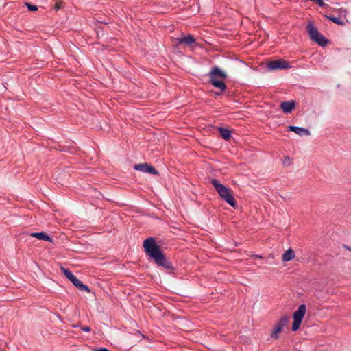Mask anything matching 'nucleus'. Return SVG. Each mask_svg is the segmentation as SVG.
Listing matches in <instances>:
<instances>
[{
	"mask_svg": "<svg viewBox=\"0 0 351 351\" xmlns=\"http://www.w3.org/2000/svg\"><path fill=\"white\" fill-rule=\"evenodd\" d=\"M32 237H35L40 240H43L49 242H52V239L45 232H33L30 234Z\"/></svg>",
	"mask_w": 351,
	"mask_h": 351,
	"instance_id": "nucleus-13",
	"label": "nucleus"
},
{
	"mask_svg": "<svg viewBox=\"0 0 351 351\" xmlns=\"http://www.w3.org/2000/svg\"><path fill=\"white\" fill-rule=\"evenodd\" d=\"M61 271L63 272L64 276L75 285L79 290L82 291L90 292V289L88 286L84 285L78 278H77L72 272L66 268L63 267H61Z\"/></svg>",
	"mask_w": 351,
	"mask_h": 351,
	"instance_id": "nucleus-7",
	"label": "nucleus"
},
{
	"mask_svg": "<svg viewBox=\"0 0 351 351\" xmlns=\"http://www.w3.org/2000/svg\"><path fill=\"white\" fill-rule=\"evenodd\" d=\"M134 169L153 175H158V171L152 165L147 163H141L134 165Z\"/></svg>",
	"mask_w": 351,
	"mask_h": 351,
	"instance_id": "nucleus-10",
	"label": "nucleus"
},
{
	"mask_svg": "<svg viewBox=\"0 0 351 351\" xmlns=\"http://www.w3.org/2000/svg\"><path fill=\"white\" fill-rule=\"evenodd\" d=\"M309 36L312 40L322 47H325L329 40L322 35L312 23H309L306 27Z\"/></svg>",
	"mask_w": 351,
	"mask_h": 351,
	"instance_id": "nucleus-4",
	"label": "nucleus"
},
{
	"mask_svg": "<svg viewBox=\"0 0 351 351\" xmlns=\"http://www.w3.org/2000/svg\"><path fill=\"white\" fill-rule=\"evenodd\" d=\"M25 5L27 7V8L29 11L34 12V11L38 10V7L35 5H32L29 3H25Z\"/></svg>",
	"mask_w": 351,
	"mask_h": 351,
	"instance_id": "nucleus-17",
	"label": "nucleus"
},
{
	"mask_svg": "<svg viewBox=\"0 0 351 351\" xmlns=\"http://www.w3.org/2000/svg\"><path fill=\"white\" fill-rule=\"evenodd\" d=\"M143 246L146 254L154 260L156 264L167 269H173L171 263L167 259L165 254L156 243L153 237H149L143 241Z\"/></svg>",
	"mask_w": 351,
	"mask_h": 351,
	"instance_id": "nucleus-1",
	"label": "nucleus"
},
{
	"mask_svg": "<svg viewBox=\"0 0 351 351\" xmlns=\"http://www.w3.org/2000/svg\"><path fill=\"white\" fill-rule=\"evenodd\" d=\"M289 317L287 315H282L274 324L270 337L271 339H278L279 334L287 326Z\"/></svg>",
	"mask_w": 351,
	"mask_h": 351,
	"instance_id": "nucleus-5",
	"label": "nucleus"
},
{
	"mask_svg": "<svg viewBox=\"0 0 351 351\" xmlns=\"http://www.w3.org/2000/svg\"><path fill=\"white\" fill-rule=\"evenodd\" d=\"M210 182L221 199L228 203L230 206L234 208L236 206V200L232 195V191L230 188L226 187L218 180L215 178H213L210 180Z\"/></svg>",
	"mask_w": 351,
	"mask_h": 351,
	"instance_id": "nucleus-2",
	"label": "nucleus"
},
{
	"mask_svg": "<svg viewBox=\"0 0 351 351\" xmlns=\"http://www.w3.org/2000/svg\"><path fill=\"white\" fill-rule=\"evenodd\" d=\"M306 307L305 304H300L298 309L293 313V322L291 329L293 331H297L301 325L302 321L305 315Z\"/></svg>",
	"mask_w": 351,
	"mask_h": 351,
	"instance_id": "nucleus-6",
	"label": "nucleus"
},
{
	"mask_svg": "<svg viewBox=\"0 0 351 351\" xmlns=\"http://www.w3.org/2000/svg\"><path fill=\"white\" fill-rule=\"evenodd\" d=\"M280 108L283 112L286 114L290 113L295 108V102L293 100L289 101H283L280 104Z\"/></svg>",
	"mask_w": 351,
	"mask_h": 351,
	"instance_id": "nucleus-11",
	"label": "nucleus"
},
{
	"mask_svg": "<svg viewBox=\"0 0 351 351\" xmlns=\"http://www.w3.org/2000/svg\"><path fill=\"white\" fill-rule=\"evenodd\" d=\"M291 66L289 64V62L283 60H276L269 62L267 64V68L269 70H276V69H285L290 68Z\"/></svg>",
	"mask_w": 351,
	"mask_h": 351,
	"instance_id": "nucleus-8",
	"label": "nucleus"
},
{
	"mask_svg": "<svg viewBox=\"0 0 351 351\" xmlns=\"http://www.w3.org/2000/svg\"><path fill=\"white\" fill-rule=\"evenodd\" d=\"M81 330L84 332H90V328L89 326H83V327H81Z\"/></svg>",
	"mask_w": 351,
	"mask_h": 351,
	"instance_id": "nucleus-19",
	"label": "nucleus"
},
{
	"mask_svg": "<svg viewBox=\"0 0 351 351\" xmlns=\"http://www.w3.org/2000/svg\"><path fill=\"white\" fill-rule=\"evenodd\" d=\"M294 258L295 252L291 248H289L287 250H286L282 254V260L283 262H287L291 260H293Z\"/></svg>",
	"mask_w": 351,
	"mask_h": 351,
	"instance_id": "nucleus-14",
	"label": "nucleus"
},
{
	"mask_svg": "<svg viewBox=\"0 0 351 351\" xmlns=\"http://www.w3.org/2000/svg\"><path fill=\"white\" fill-rule=\"evenodd\" d=\"M326 17L328 19H329L330 21H332L334 23H336V24L340 25H344L343 21H342L339 17L329 16H326Z\"/></svg>",
	"mask_w": 351,
	"mask_h": 351,
	"instance_id": "nucleus-16",
	"label": "nucleus"
},
{
	"mask_svg": "<svg viewBox=\"0 0 351 351\" xmlns=\"http://www.w3.org/2000/svg\"><path fill=\"white\" fill-rule=\"evenodd\" d=\"M350 251H351V248H350Z\"/></svg>",
	"mask_w": 351,
	"mask_h": 351,
	"instance_id": "nucleus-23",
	"label": "nucleus"
},
{
	"mask_svg": "<svg viewBox=\"0 0 351 351\" xmlns=\"http://www.w3.org/2000/svg\"><path fill=\"white\" fill-rule=\"evenodd\" d=\"M221 136L226 141H228L231 137V131L227 128L219 127L218 128Z\"/></svg>",
	"mask_w": 351,
	"mask_h": 351,
	"instance_id": "nucleus-15",
	"label": "nucleus"
},
{
	"mask_svg": "<svg viewBox=\"0 0 351 351\" xmlns=\"http://www.w3.org/2000/svg\"><path fill=\"white\" fill-rule=\"evenodd\" d=\"M283 163H284V165H290V158H289V156H287L285 157Z\"/></svg>",
	"mask_w": 351,
	"mask_h": 351,
	"instance_id": "nucleus-18",
	"label": "nucleus"
},
{
	"mask_svg": "<svg viewBox=\"0 0 351 351\" xmlns=\"http://www.w3.org/2000/svg\"><path fill=\"white\" fill-rule=\"evenodd\" d=\"M176 42L177 45H185L188 47H193L197 45L195 38L191 34L181 36L176 38Z\"/></svg>",
	"mask_w": 351,
	"mask_h": 351,
	"instance_id": "nucleus-9",
	"label": "nucleus"
},
{
	"mask_svg": "<svg viewBox=\"0 0 351 351\" xmlns=\"http://www.w3.org/2000/svg\"><path fill=\"white\" fill-rule=\"evenodd\" d=\"M254 257L256 258H263V256L261 255H255Z\"/></svg>",
	"mask_w": 351,
	"mask_h": 351,
	"instance_id": "nucleus-22",
	"label": "nucleus"
},
{
	"mask_svg": "<svg viewBox=\"0 0 351 351\" xmlns=\"http://www.w3.org/2000/svg\"><path fill=\"white\" fill-rule=\"evenodd\" d=\"M62 8V3H57L55 6H54V8L56 10H58L59 9H60Z\"/></svg>",
	"mask_w": 351,
	"mask_h": 351,
	"instance_id": "nucleus-20",
	"label": "nucleus"
},
{
	"mask_svg": "<svg viewBox=\"0 0 351 351\" xmlns=\"http://www.w3.org/2000/svg\"><path fill=\"white\" fill-rule=\"evenodd\" d=\"M97 351H110V350L107 348H100L99 350H97Z\"/></svg>",
	"mask_w": 351,
	"mask_h": 351,
	"instance_id": "nucleus-21",
	"label": "nucleus"
},
{
	"mask_svg": "<svg viewBox=\"0 0 351 351\" xmlns=\"http://www.w3.org/2000/svg\"><path fill=\"white\" fill-rule=\"evenodd\" d=\"M209 83L215 88H219L221 92L226 89V85L223 80L227 77V74L218 66H213L208 73Z\"/></svg>",
	"mask_w": 351,
	"mask_h": 351,
	"instance_id": "nucleus-3",
	"label": "nucleus"
},
{
	"mask_svg": "<svg viewBox=\"0 0 351 351\" xmlns=\"http://www.w3.org/2000/svg\"><path fill=\"white\" fill-rule=\"evenodd\" d=\"M288 130L289 131L295 132V134H297L299 136H303V135L309 136L311 134L310 131L308 129L301 128V127H298V126L291 125L288 128Z\"/></svg>",
	"mask_w": 351,
	"mask_h": 351,
	"instance_id": "nucleus-12",
	"label": "nucleus"
}]
</instances>
